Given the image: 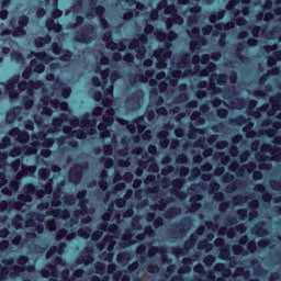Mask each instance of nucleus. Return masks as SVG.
Listing matches in <instances>:
<instances>
[{
	"mask_svg": "<svg viewBox=\"0 0 281 281\" xmlns=\"http://www.w3.org/2000/svg\"><path fill=\"white\" fill-rule=\"evenodd\" d=\"M18 265L21 266H13L10 269L9 268H3V266L0 265V281H3L10 276L11 278H16L21 276L25 271L24 265H27L30 262V258L27 256L21 255L16 259Z\"/></svg>",
	"mask_w": 281,
	"mask_h": 281,
	"instance_id": "1",
	"label": "nucleus"
},
{
	"mask_svg": "<svg viewBox=\"0 0 281 281\" xmlns=\"http://www.w3.org/2000/svg\"><path fill=\"white\" fill-rule=\"evenodd\" d=\"M23 193L18 195V201L25 203H32L34 201V195L38 199H43L45 196V190L38 189L34 183H25L22 188Z\"/></svg>",
	"mask_w": 281,
	"mask_h": 281,
	"instance_id": "2",
	"label": "nucleus"
},
{
	"mask_svg": "<svg viewBox=\"0 0 281 281\" xmlns=\"http://www.w3.org/2000/svg\"><path fill=\"white\" fill-rule=\"evenodd\" d=\"M30 23V18L27 15H20L18 18V26L12 29H3L1 31V36H14V38H19L21 36H25L27 34V31L25 27H27V24Z\"/></svg>",
	"mask_w": 281,
	"mask_h": 281,
	"instance_id": "3",
	"label": "nucleus"
},
{
	"mask_svg": "<svg viewBox=\"0 0 281 281\" xmlns=\"http://www.w3.org/2000/svg\"><path fill=\"white\" fill-rule=\"evenodd\" d=\"M89 117H91V114L89 113L82 114L81 119L74 117L71 120V125L77 126V124H79V126L85 128L89 135H95V133H98V130H95V126H98V120Z\"/></svg>",
	"mask_w": 281,
	"mask_h": 281,
	"instance_id": "4",
	"label": "nucleus"
},
{
	"mask_svg": "<svg viewBox=\"0 0 281 281\" xmlns=\"http://www.w3.org/2000/svg\"><path fill=\"white\" fill-rule=\"evenodd\" d=\"M148 43V36L146 34L138 35V38H134L130 43V49H136V58L142 60L146 56V45Z\"/></svg>",
	"mask_w": 281,
	"mask_h": 281,
	"instance_id": "5",
	"label": "nucleus"
},
{
	"mask_svg": "<svg viewBox=\"0 0 281 281\" xmlns=\"http://www.w3.org/2000/svg\"><path fill=\"white\" fill-rule=\"evenodd\" d=\"M95 30V26L93 24H87L83 27H81L75 36V40L77 43H85L86 45H89L93 41V32Z\"/></svg>",
	"mask_w": 281,
	"mask_h": 281,
	"instance_id": "6",
	"label": "nucleus"
},
{
	"mask_svg": "<svg viewBox=\"0 0 281 281\" xmlns=\"http://www.w3.org/2000/svg\"><path fill=\"white\" fill-rule=\"evenodd\" d=\"M60 16H63V10L54 9L52 18L46 20V27L49 32H56V34H60V32H63V24L54 21V19H60Z\"/></svg>",
	"mask_w": 281,
	"mask_h": 281,
	"instance_id": "7",
	"label": "nucleus"
},
{
	"mask_svg": "<svg viewBox=\"0 0 281 281\" xmlns=\"http://www.w3.org/2000/svg\"><path fill=\"white\" fill-rule=\"evenodd\" d=\"M113 99L104 97L102 105L106 108L105 113L102 116V122L108 126H111L115 122V110L112 108Z\"/></svg>",
	"mask_w": 281,
	"mask_h": 281,
	"instance_id": "8",
	"label": "nucleus"
},
{
	"mask_svg": "<svg viewBox=\"0 0 281 281\" xmlns=\"http://www.w3.org/2000/svg\"><path fill=\"white\" fill-rule=\"evenodd\" d=\"M155 58L157 59L158 69H166V60L172 56V50H170V44L166 48H158L154 53Z\"/></svg>",
	"mask_w": 281,
	"mask_h": 281,
	"instance_id": "9",
	"label": "nucleus"
},
{
	"mask_svg": "<svg viewBox=\"0 0 281 281\" xmlns=\"http://www.w3.org/2000/svg\"><path fill=\"white\" fill-rule=\"evenodd\" d=\"M21 80V77L19 75H15L11 77L7 85H5V91L11 100H16L19 98V90H16V85H19V81Z\"/></svg>",
	"mask_w": 281,
	"mask_h": 281,
	"instance_id": "10",
	"label": "nucleus"
},
{
	"mask_svg": "<svg viewBox=\"0 0 281 281\" xmlns=\"http://www.w3.org/2000/svg\"><path fill=\"white\" fill-rule=\"evenodd\" d=\"M192 34L196 37V41H192L190 43V50L196 52V49H201V45H207V40L205 37L201 36V30L199 27L192 29Z\"/></svg>",
	"mask_w": 281,
	"mask_h": 281,
	"instance_id": "11",
	"label": "nucleus"
},
{
	"mask_svg": "<svg viewBox=\"0 0 281 281\" xmlns=\"http://www.w3.org/2000/svg\"><path fill=\"white\" fill-rule=\"evenodd\" d=\"M43 81L37 80V81H31L27 82L26 80L18 82V87L20 91H25L27 90L29 95H34V89H41L43 87Z\"/></svg>",
	"mask_w": 281,
	"mask_h": 281,
	"instance_id": "12",
	"label": "nucleus"
},
{
	"mask_svg": "<svg viewBox=\"0 0 281 281\" xmlns=\"http://www.w3.org/2000/svg\"><path fill=\"white\" fill-rule=\"evenodd\" d=\"M56 265H63L61 257H55L54 265H48L47 269L42 270L43 278H49V276H53V278H58V267H56Z\"/></svg>",
	"mask_w": 281,
	"mask_h": 281,
	"instance_id": "13",
	"label": "nucleus"
},
{
	"mask_svg": "<svg viewBox=\"0 0 281 281\" xmlns=\"http://www.w3.org/2000/svg\"><path fill=\"white\" fill-rule=\"evenodd\" d=\"M196 245V235L192 234L190 238L184 243V247H178L173 249V254L176 256H186L190 249H192Z\"/></svg>",
	"mask_w": 281,
	"mask_h": 281,
	"instance_id": "14",
	"label": "nucleus"
},
{
	"mask_svg": "<svg viewBox=\"0 0 281 281\" xmlns=\"http://www.w3.org/2000/svg\"><path fill=\"white\" fill-rule=\"evenodd\" d=\"M223 183H229L226 187V192H236L238 186H240V181L234 180V175L225 173L222 178Z\"/></svg>",
	"mask_w": 281,
	"mask_h": 281,
	"instance_id": "15",
	"label": "nucleus"
},
{
	"mask_svg": "<svg viewBox=\"0 0 281 281\" xmlns=\"http://www.w3.org/2000/svg\"><path fill=\"white\" fill-rule=\"evenodd\" d=\"M191 225H192V220L190 217H186L184 220H182L176 225V231H173V234H179V236H186Z\"/></svg>",
	"mask_w": 281,
	"mask_h": 281,
	"instance_id": "16",
	"label": "nucleus"
},
{
	"mask_svg": "<svg viewBox=\"0 0 281 281\" xmlns=\"http://www.w3.org/2000/svg\"><path fill=\"white\" fill-rule=\"evenodd\" d=\"M184 183L186 181L183 179H176L172 181L173 189L171 190V193L175 194L177 199H186V196H188L186 191H181Z\"/></svg>",
	"mask_w": 281,
	"mask_h": 281,
	"instance_id": "17",
	"label": "nucleus"
},
{
	"mask_svg": "<svg viewBox=\"0 0 281 281\" xmlns=\"http://www.w3.org/2000/svg\"><path fill=\"white\" fill-rule=\"evenodd\" d=\"M21 210L22 207H25V204L24 202H21V200L19 201H5V200H2L0 202V210L1 212H5L8 210Z\"/></svg>",
	"mask_w": 281,
	"mask_h": 281,
	"instance_id": "18",
	"label": "nucleus"
},
{
	"mask_svg": "<svg viewBox=\"0 0 281 281\" xmlns=\"http://www.w3.org/2000/svg\"><path fill=\"white\" fill-rule=\"evenodd\" d=\"M229 170L232 172H237V175H243L245 170H248V171L256 170V164L250 162L249 165H244L243 167H240V164H238V161H233L231 164Z\"/></svg>",
	"mask_w": 281,
	"mask_h": 281,
	"instance_id": "19",
	"label": "nucleus"
},
{
	"mask_svg": "<svg viewBox=\"0 0 281 281\" xmlns=\"http://www.w3.org/2000/svg\"><path fill=\"white\" fill-rule=\"evenodd\" d=\"M83 169H85V167L82 166V164H76L69 172V180L72 183H78V181H80V179H82V170Z\"/></svg>",
	"mask_w": 281,
	"mask_h": 281,
	"instance_id": "20",
	"label": "nucleus"
},
{
	"mask_svg": "<svg viewBox=\"0 0 281 281\" xmlns=\"http://www.w3.org/2000/svg\"><path fill=\"white\" fill-rule=\"evenodd\" d=\"M67 120H69L68 114H65V113L59 114V116L53 119V123H52L53 127L49 128L47 131V133H56L58 131V128L63 127V123L67 122Z\"/></svg>",
	"mask_w": 281,
	"mask_h": 281,
	"instance_id": "21",
	"label": "nucleus"
},
{
	"mask_svg": "<svg viewBox=\"0 0 281 281\" xmlns=\"http://www.w3.org/2000/svg\"><path fill=\"white\" fill-rule=\"evenodd\" d=\"M218 190H221V184L216 181H212L209 187L210 194H214L215 201H224L225 194Z\"/></svg>",
	"mask_w": 281,
	"mask_h": 281,
	"instance_id": "22",
	"label": "nucleus"
},
{
	"mask_svg": "<svg viewBox=\"0 0 281 281\" xmlns=\"http://www.w3.org/2000/svg\"><path fill=\"white\" fill-rule=\"evenodd\" d=\"M85 252L86 255L77 259V265H91L93 262V248L87 247L85 248Z\"/></svg>",
	"mask_w": 281,
	"mask_h": 281,
	"instance_id": "23",
	"label": "nucleus"
},
{
	"mask_svg": "<svg viewBox=\"0 0 281 281\" xmlns=\"http://www.w3.org/2000/svg\"><path fill=\"white\" fill-rule=\"evenodd\" d=\"M64 133L65 135H70V137H76L77 139H87V133L82 130L74 131L71 127L66 126Z\"/></svg>",
	"mask_w": 281,
	"mask_h": 281,
	"instance_id": "24",
	"label": "nucleus"
},
{
	"mask_svg": "<svg viewBox=\"0 0 281 281\" xmlns=\"http://www.w3.org/2000/svg\"><path fill=\"white\" fill-rule=\"evenodd\" d=\"M195 74H200V76H210L211 71H216V64L209 63V65L205 68H202L199 65H195L194 67Z\"/></svg>",
	"mask_w": 281,
	"mask_h": 281,
	"instance_id": "25",
	"label": "nucleus"
},
{
	"mask_svg": "<svg viewBox=\"0 0 281 281\" xmlns=\"http://www.w3.org/2000/svg\"><path fill=\"white\" fill-rule=\"evenodd\" d=\"M198 89H207L209 91H213V93H221V88L216 87V83H214V81H200L198 83Z\"/></svg>",
	"mask_w": 281,
	"mask_h": 281,
	"instance_id": "26",
	"label": "nucleus"
},
{
	"mask_svg": "<svg viewBox=\"0 0 281 281\" xmlns=\"http://www.w3.org/2000/svg\"><path fill=\"white\" fill-rule=\"evenodd\" d=\"M36 172V166H27L25 164H22L21 170L18 172L16 177H27L29 175H34Z\"/></svg>",
	"mask_w": 281,
	"mask_h": 281,
	"instance_id": "27",
	"label": "nucleus"
},
{
	"mask_svg": "<svg viewBox=\"0 0 281 281\" xmlns=\"http://www.w3.org/2000/svg\"><path fill=\"white\" fill-rule=\"evenodd\" d=\"M236 232H238L239 234H245V232H247V226L241 223L235 226V228H228L226 231V234L228 236V238H234L236 236Z\"/></svg>",
	"mask_w": 281,
	"mask_h": 281,
	"instance_id": "28",
	"label": "nucleus"
},
{
	"mask_svg": "<svg viewBox=\"0 0 281 281\" xmlns=\"http://www.w3.org/2000/svg\"><path fill=\"white\" fill-rule=\"evenodd\" d=\"M160 8H165L166 14H171V16H179V14H177V7L175 4H168V1L166 0L160 1Z\"/></svg>",
	"mask_w": 281,
	"mask_h": 281,
	"instance_id": "29",
	"label": "nucleus"
},
{
	"mask_svg": "<svg viewBox=\"0 0 281 281\" xmlns=\"http://www.w3.org/2000/svg\"><path fill=\"white\" fill-rule=\"evenodd\" d=\"M245 43H238L235 49V56L237 59L240 60V63H246V60H249V57L243 55V52H245Z\"/></svg>",
	"mask_w": 281,
	"mask_h": 281,
	"instance_id": "30",
	"label": "nucleus"
},
{
	"mask_svg": "<svg viewBox=\"0 0 281 281\" xmlns=\"http://www.w3.org/2000/svg\"><path fill=\"white\" fill-rule=\"evenodd\" d=\"M248 207L250 210L248 213L249 218H258V207H260V202L258 200H252L249 202Z\"/></svg>",
	"mask_w": 281,
	"mask_h": 281,
	"instance_id": "31",
	"label": "nucleus"
},
{
	"mask_svg": "<svg viewBox=\"0 0 281 281\" xmlns=\"http://www.w3.org/2000/svg\"><path fill=\"white\" fill-rule=\"evenodd\" d=\"M32 56H35L37 60H41L42 63H45V65H49L52 60H54V57L52 55L47 54L46 52H40V53H31Z\"/></svg>",
	"mask_w": 281,
	"mask_h": 281,
	"instance_id": "32",
	"label": "nucleus"
},
{
	"mask_svg": "<svg viewBox=\"0 0 281 281\" xmlns=\"http://www.w3.org/2000/svg\"><path fill=\"white\" fill-rule=\"evenodd\" d=\"M67 247L66 243H60L58 246L50 247L49 251L47 252V258H50V256H54V254H58L59 256H63L65 254V249Z\"/></svg>",
	"mask_w": 281,
	"mask_h": 281,
	"instance_id": "33",
	"label": "nucleus"
},
{
	"mask_svg": "<svg viewBox=\"0 0 281 281\" xmlns=\"http://www.w3.org/2000/svg\"><path fill=\"white\" fill-rule=\"evenodd\" d=\"M49 43H52V35H45L34 40V45L37 47V49L45 47V45H49Z\"/></svg>",
	"mask_w": 281,
	"mask_h": 281,
	"instance_id": "34",
	"label": "nucleus"
},
{
	"mask_svg": "<svg viewBox=\"0 0 281 281\" xmlns=\"http://www.w3.org/2000/svg\"><path fill=\"white\" fill-rule=\"evenodd\" d=\"M49 214L58 218H69L71 216V213L67 209H52Z\"/></svg>",
	"mask_w": 281,
	"mask_h": 281,
	"instance_id": "35",
	"label": "nucleus"
},
{
	"mask_svg": "<svg viewBox=\"0 0 281 281\" xmlns=\"http://www.w3.org/2000/svg\"><path fill=\"white\" fill-rule=\"evenodd\" d=\"M229 247L220 248V258L221 260H229L232 265H236V259L231 257Z\"/></svg>",
	"mask_w": 281,
	"mask_h": 281,
	"instance_id": "36",
	"label": "nucleus"
},
{
	"mask_svg": "<svg viewBox=\"0 0 281 281\" xmlns=\"http://www.w3.org/2000/svg\"><path fill=\"white\" fill-rule=\"evenodd\" d=\"M132 255L128 251H122L116 255V262L119 265H128L131 262Z\"/></svg>",
	"mask_w": 281,
	"mask_h": 281,
	"instance_id": "37",
	"label": "nucleus"
},
{
	"mask_svg": "<svg viewBox=\"0 0 281 281\" xmlns=\"http://www.w3.org/2000/svg\"><path fill=\"white\" fill-rule=\"evenodd\" d=\"M256 192H265L262 195V199L266 203H269L271 199H273V195L269 192H267V189L265 188V184L259 183L255 187Z\"/></svg>",
	"mask_w": 281,
	"mask_h": 281,
	"instance_id": "38",
	"label": "nucleus"
},
{
	"mask_svg": "<svg viewBox=\"0 0 281 281\" xmlns=\"http://www.w3.org/2000/svg\"><path fill=\"white\" fill-rule=\"evenodd\" d=\"M173 23H176V25H183V18L181 15H173L171 16V19H167L166 20L167 30H170Z\"/></svg>",
	"mask_w": 281,
	"mask_h": 281,
	"instance_id": "39",
	"label": "nucleus"
},
{
	"mask_svg": "<svg viewBox=\"0 0 281 281\" xmlns=\"http://www.w3.org/2000/svg\"><path fill=\"white\" fill-rule=\"evenodd\" d=\"M158 139L161 148H168L170 140L168 139V131H161L158 133Z\"/></svg>",
	"mask_w": 281,
	"mask_h": 281,
	"instance_id": "40",
	"label": "nucleus"
},
{
	"mask_svg": "<svg viewBox=\"0 0 281 281\" xmlns=\"http://www.w3.org/2000/svg\"><path fill=\"white\" fill-rule=\"evenodd\" d=\"M262 150H265V153H271V155H274L278 159L280 158L281 147H273L270 144H266L262 146Z\"/></svg>",
	"mask_w": 281,
	"mask_h": 281,
	"instance_id": "41",
	"label": "nucleus"
},
{
	"mask_svg": "<svg viewBox=\"0 0 281 281\" xmlns=\"http://www.w3.org/2000/svg\"><path fill=\"white\" fill-rule=\"evenodd\" d=\"M89 203V200H82L79 201V207L81 211H75V216H85V214L89 213V207L87 206V204Z\"/></svg>",
	"mask_w": 281,
	"mask_h": 281,
	"instance_id": "42",
	"label": "nucleus"
},
{
	"mask_svg": "<svg viewBox=\"0 0 281 281\" xmlns=\"http://www.w3.org/2000/svg\"><path fill=\"white\" fill-rule=\"evenodd\" d=\"M182 263L184 266H182L179 270L178 273H190L192 271V268L190 267V265H192V259L191 258H184L182 260Z\"/></svg>",
	"mask_w": 281,
	"mask_h": 281,
	"instance_id": "43",
	"label": "nucleus"
},
{
	"mask_svg": "<svg viewBox=\"0 0 281 281\" xmlns=\"http://www.w3.org/2000/svg\"><path fill=\"white\" fill-rule=\"evenodd\" d=\"M147 221H154V227H156V229L164 225V217L158 216L155 218V213H148Z\"/></svg>",
	"mask_w": 281,
	"mask_h": 281,
	"instance_id": "44",
	"label": "nucleus"
},
{
	"mask_svg": "<svg viewBox=\"0 0 281 281\" xmlns=\"http://www.w3.org/2000/svg\"><path fill=\"white\" fill-rule=\"evenodd\" d=\"M203 199V195L201 194H195L193 196H191L190 202L191 204V210L193 212H196V210H199L201 207V203L196 202V201H201Z\"/></svg>",
	"mask_w": 281,
	"mask_h": 281,
	"instance_id": "45",
	"label": "nucleus"
},
{
	"mask_svg": "<svg viewBox=\"0 0 281 281\" xmlns=\"http://www.w3.org/2000/svg\"><path fill=\"white\" fill-rule=\"evenodd\" d=\"M19 188H21V177L16 176L9 182V189L13 192H19Z\"/></svg>",
	"mask_w": 281,
	"mask_h": 281,
	"instance_id": "46",
	"label": "nucleus"
},
{
	"mask_svg": "<svg viewBox=\"0 0 281 281\" xmlns=\"http://www.w3.org/2000/svg\"><path fill=\"white\" fill-rule=\"evenodd\" d=\"M254 232L255 234H257V236H267V234H269L267 228H265V222H260L259 224H257L254 227Z\"/></svg>",
	"mask_w": 281,
	"mask_h": 281,
	"instance_id": "47",
	"label": "nucleus"
},
{
	"mask_svg": "<svg viewBox=\"0 0 281 281\" xmlns=\"http://www.w3.org/2000/svg\"><path fill=\"white\" fill-rule=\"evenodd\" d=\"M190 58L192 55L190 53H184L180 56L179 67L183 69V67H188L190 65Z\"/></svg>",
	"mask_w": 281,
	"mask_h": 281,
	"instance_id": "48",
	"label": "nucleus"
},
{
	"mask_svg": "<svg viewBox=\"0 0 281 281\" xmlns=\"http://www.w3.org/2000/svg\"><path fill=\"white\" fill-rule=\"evenodd\" d=\"M108 49H117V52H125L126 49V44H124L123 42L120 43H115V42H110L108 44Z\"/></svg>",
	"mask_w": 281,
	"mask_h": 281,
	"instance_id": "49",
	"label": "nucleus"
},
{
	"mask_svg": "<svg viewBox=\"0 0 281 281\" xmlns=\"http://www.w3.org/2000/svg\"><path fill=\"white\" fill-rule=\"evenodd\" d=\"M181 214V209L177 206H172L165 213V218H173V216H179Z\"/></svg>",
	"mask_w": 281,
	"mask_h": 281,
	"instance_id": "50",
	"label": "nucleus"
},
{
	"mask_svg": "<svg viewBox=\"0 0 281 281\" xmlns=\"http://www.w3.org/2000/svg\"><path fill=\"white\" fill-rule=\"evenodd\" d=\"M214 269L217 273H223V276H232V270H229L225 263H217Z\"/></svg>",
	"mask_w": 281,
	"mask_h": 281,
	"instance_id": "51",
	"label": "nucleus"
},
{
	"mask_svg": "<svg viewBox=\"0 0 281 281\" xmlns=\"http://www.w3.org/2000/svg\"><path fill=\"white\" fill-rule=\"evenodd\" d=\"M99 229H101V232H117V225L116 224L109 225V223L103 222L99 225Z\"/></svg>",
	"mask_w": 281,
	"mask_h": 281,
	"instance_id": "52",
	"label": "nucleus"
},
{
	"mask_svg": "<svg viewBox=\"0 0 281 281\" xmlns=\"http://www.w3.org/2000/svg\"><path fill=\"white\" fill-rule=\"evenodd\" d=\"M122 240L123 243H125L126 245H133V232L131 231V228L125 229V233L122 236Z\"/></svg>",
	"mask_w": 281,
	"mask_h": 281,
	"instance_id": "53",
	"label": "nucleus"
},
{
	"mask_svg": "<svg viewBox=\"0 0 281 281\" xmlns=\"http://www.w3.org/2000/svg\"><path fill=\"white\" fill-rule=\"evenodd\" d=\"M31 67H34L33 71L35 74H43L45 71V65L38 64L36 59L31 60Z\"/></svg>",
	"mask_w": 281,
	"mask_h": 281,
	"instance_id": "54",
	"label": "nucleus"
},
{
	"mask_svg": "<svg viewBox=\"0 0 281 281\" xmlns=\"http://www.w3.org/2000/svg\"><path fill=\"white\" fill-rule=\"evenodd\" d=\"M49 104L53 106V109H58L59 106L63 109V111L67 109V102H60L58 99H49Z\"/></svg>",
	"mask_w": 281,
	"mask_h": 281,
	"instance_id": "55",
	"label": "nucleus"
},
{
	"mask_svg": "<svg viewBox=\"0 0 281 281\" xmlns=\"http://www.w3.org/2000/svg\"><path fill=\"white\" fill-rule=\"evenodd\" d=\"M231 104L236 109H245V106H247V100L244 98H236L235 101L231 102Z\"/></svg>",
	"mask_w": 281,
	"mask_h": 281,
	"instance_id": "56",
	"label": "nucleus"
},
{
	"mask_svg": "<svg viewBox=\"0 0 281 281\" xmlns=\"http://www.w3.org/2000/svg\"><path fill=\"white\" fill-rule=\"evenodd\" d=\"M72 56L74 54L71 53V50L65 49L61 52V56L59 57V60H61V63H71Z\"/></svg>",
	"mask_w": 281,
	"mask_h": 281,
	"instance_id": "57",
	"label": "nucleus"
},
{
	"mask_svg": "<svg viewBox=\"0 0 281 281\" xmlns=\"http://www.w3.org/2000/svg\"><path fill=\"white\" fill-rule=\"evenodd\" d=\"M153 76H155V70H146L145 75H136V78L140 81V82H146L148 80V78H153Z\"/></svg>",
	"mask_w": 281,
	"mask_h": 281,
	"instance_id": "58",
	"label": "nucleus"
},
{
	"mask_svg": "<svg viewBox=\"0 0 281 281\" xmlns=\"http://www.w3.org/2000/svg\"><path fill=\"white\" fill-rule=\"evenodd\" d=\"M16 139L20 144H27L30 142V133L21 131Z\"/></svg>",
	"mask_w": 281,
	"mask_h": 281,
	"instance_id": "59",
	"label": "nucleus"
},
{
	"mask_svg": "<svg viewBox=\"0 0 281 281\" xmlns=\"http://www.w3.org/2000/svg\"><path fill=\"white\" fill-rule=\"evenodd\" d=\"M158 37L166 41H175V38H177V33L175 31H169V33L160 32Z\"/></svg>",
	"mask_w": 281,
	"mask_h": 281,
	"instance_id": "60",
	"label": "nucleus"
},
{
	"mask_svg": "<svg viewBox=\"0 0 281 281\" xmlns=\"http://www.w3.org/2000/svg\"><path fill=\"white\" fill-rule=\"evenodd\" d=\"M16 109L19 108H15L7 113V124H13L14 120H16V115H19V112H16Z\"/></svg>",
	"mask_w": 281,
	"mask_h": 281,
	"instance_id": "61",
	"label": "nucleus"
},
{
	"mask_svg": "<svg viewBox=\"0 0 281 281\" xmlns=\"http://www.w3.org/2000/svg\"><path fill=\"white\" fill-rule=\"evenodd\" d=\"M94 269H95V273H98L99 276H104V273H106V265L104 262H97L94 265Z\"/></svg>",
	"mask_w": 281,
	"mask_h": 281,
	"instance_id": "62",
	"label": "nucleus"
},
{
	"mask_svg": "<svg viewBox=\"0 0 281 281\" xmlns=\"http://www.w3.org/2000/svg\"><path fill=\"white\" fill-rule=\"evenodd\" d=\"M78 236H80V238H89V236H91V227L86 226V227L79 228Z\"/></svg>",
	"mask_w": 281,
	"mask_h": 281,
	"instance_id": "63",
	"label": "nucleus"
},
{
	"mask_svg": "<svg viewBox=\"0 0 281 281\" xmlns=\"http://www.w3.org/2000/svg\"><path fill=\"white\" fill-rule=\"evenodd\" d=\"M22 104L26 111H30V109H32V106H34V99H32L30 97H24L22 100Z\"/></svg>",
	"mask_w": 281,
	"mask_h": 281,
	"instance_id": "64",
	"label": "nucleus"
}]
</instances>
